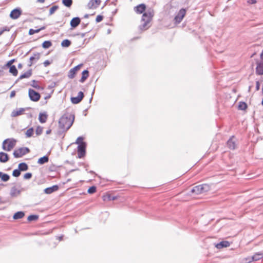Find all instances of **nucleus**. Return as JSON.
<instances>
[{
	"label": "nucleus",
	"mask_w": 263,
	"mask_h": 263,
	"mask_svg": "<svg viewBox=\"0 0 263 263\" xmlns=\"http://www.w3.org/2000/svg\"><path fill=\"white\" fill-rule=\"evenodd\" d=\"M74 120V115L66 112L59 120V127L63 132H66L72 125Z\"/></svg>",
	"instance_id": "nucleus-1"
},
{
	"label": "nucleus",
	"mask_w": 263,
	"mask_h": 263,
	"mask_svg": "<svg viewBox=\"0 0 263 263\" xmlns=\"http://www.w3.org/2000/svg\"><path fill=\"white\" fill-rule=\"evenodd\" d=\"M211 189V186L208 184H202L196 185L191 190V193L196 195H199L208 192Z\"/></svg>",
	"instance_id": "nucleus-2"
},
{
	"label": "nucleus",
	"mask_w": 263,
	"mask_h": 263,
	"mask_svg": "<svg viewBox=\"0 0 263 263\" xmlns=\"http://www.w3.org/2000/svg\"><path fill=\"white\" fill-rule=\"evenodd\" d=\"M16 141L14 138L6 139L3 142L2 148L5 151L9 152L15 146Z\"/></svg>",
	"instance_id": "nucleus-3"
},
{
	"label": "nucleus",
	"mask_w": 263,
	"mask_h": 263,
	"mask_svg": "<svg viewBox=\"0 0 263 263\" xmlns=\"http://www.w3.org/2000/svg\"><path fill=\"white\" fill-rule=\"evenodd\" d=\"M30 152V149L27 147H23L14 151L13 155L14 158H18L23 157Z\"/></svg>",
	"instance_id": "nucleus-4"
},
{
	"label": "nucleus",
	"mask_w": 263,
	"mask_h": 263,
	"mask_svg": "<svg viewBox=\"0 0 263 263\" xmlns=\"http://www.w3.org/2000/svg\"><path fill=\"white\" fill-rule=\"evenodd\" d=\"M154 16V11L152 9H149L143 13L141 22L150 23Z\"/></svg>",
	"instance_id": "nucleus-5"
},
{
	"label": "nucleus",
	"mask_w": 263,
	"mask_h": 263,
	"mask_svg": "<svg viewBox=\"0 0 263 263\" xmlns=\"http://www.w3.org/2000/svg\"><path fill=\"white\" fill-rule=\"evenodd\" d=\"M87 143L79 144L77 147L78 158H82L84 157L86 153Z\"/></svg>",
	"instance_id": "nucleus-6"
},
{
	"label": "nucleus",
	"mask_w": 263,
	"mask_h": 263,
	"mask_svg": "<svg viewBox=\"0 0 263 263\" xmlns=\"http://www.w3.org/2000/svg\"><path fill=\"white\" fill-rule=\"evenodd\" d=\"M28 96L30 100L33 102L38 101L41 98L40 93L31 88L28 90Z\"/></svg>",
	"instance_id": "nucleus-7"
},
{
	"label": "nucleus",
	"mask_w": 263,
	"mask_h": 263,
	"mask_svg": "<svg viewBox=\"0 0 263 263\" xmlns=\"http://www.w3.org/2000/svg\"><path fill=\"white\" fill-rule=\"evenodd\" d=\"M186 13V10L184 8L181 9L177 15L174 17V21L176 24L180 23L183 17H184Z\"/></svg>",
	"instance_id": "nucleus-8"
},
{
	"label": "nucleus",
	"mask_w": 263,
	"mask_h": 263,
	"mask_svg": "<svg viewBox=\"0 0 263 263\" xmlns=\"http://www.w3.org/2000/svg\"><path fill=\"white\" fill-rule=\"evenodd\" d=\"M84 94L83 91H79L77 97H71L70 98L71 102L73 104L79 103L84 98Z\"/></svg>",
	"instance_id": "nucleus-9"
},
{
	"label": "nucleus",
	"mask_w": 263,
	"mask_h": 263,
	"mask_svg": "<svg viewBox=\"0 0 263 263\" xmlns=\"http://www.w3.org/2000/svg\"><path fill=\"white\" fill-rule=\"evenodd\" d=\"M22 10L20 8H16L13 9L10 13V17L13 20L18 18L22 14Z\"/></svg>",
	"instance_id": "nucleus-10"
},
{
	"label": "nucleus",
	"mask_w": 263,
	"mask_h": 263,
	"mask_svg": "<svg viewBox=\"0 0 263 263\" xmlns=\"http://www.w3.org/2000/svg\"><path fill=\"white\" fill-rule=\"evenodd\" d=\"M82 66V64H79L76 66H74L73 68L70 69L69 71L68 74V77L69 79H73L75 77L76 73L78 70H79L80 69V67Z\"/></svg>",
	"instance_id": "nucleus-11"
},
{
	"label": "nucleus",
	"mask_w": 263,
	"mask_h": 263,
	"mask_svg": "<svg viewBox=\"0 0 263 263\" xmlns=\"http://www.w3.org/2000/svg\"><path fill=\"white\" fill-rule=\"evenodd\" d=\"M30 109V107L27 108H20L18 109H16L15 110H13L11 114V117H15L17 116H18L24 112V111L27 109Z\"/></svg>",
	"instance_id": "nucleus-12"
},
{
	"label": "nucleus",
	"mask_w": 263,
	"mask_h": 263,
	"mask_svg": "<svg viewBox=\"0 0 263 263\" xmlns=\"http://www.w3.org/2000/svg\"><path fill=\"white\" fill-rule=\"evenodd\" d=\"M101 0H90L87 4L89 9L97 8L101 4Z\"/></svg>",
	"instance_id": "nucleus-13"
},
{
	"label": "nucleus",
	"mask_w": 263,
	"mask_h": 263,
	"mask_svg": "<svg viewBox=\"0 0 263 263\" xmlns=\"http://www.w3.org/2000/svg\"><path fill=\"white\" fill-rule=\"evenodd\" d=\"M146 8L144 4H141L134 7V11L138 14L143 13L145 12Z\"/></svg>",
	"instance_id": "nucleus-14"
},
{
	"label": "nucleus",
	"mask_w": 263,
	"mask_h": 263,
	"mask_svg": "<svg viewBox=\"0 0 263 263\" xmlns=\"http://www.w3.org/2000/svg\"><path fill=\"white\" fill-rule=\"evenodd\" d=\"M59 189L58 185H53L52 186L48 187L44 189V192L46 194H50L55 191H57Z\"/></svg>",
	"instance_id": "nucleus-15"
},
{
	"label": "nucleus",
	"mask_w": 263,
	"mask_h": 263,
	"mask_svg": "<svg viewBox=\"0 0 263 263\" xmlns=\"http://www.w3.org/2000/svg\"><path fill=\"white\" fill-rule=\"evenodd\" d=\"M81 23V18L79 17H74L70 21V25L72 28H75Z\"/></svg>",
	"instance_id": "nucleus-16"
},
{
	"label": "nucleus",
	"mask_w": 263,
	"mask_h": 263,
	"mask_svg": "<svg viewBox=\"0 0 263 263\" xmlns=\"http://www.w3.org/2000/svg\"><path fill=\"white\" fill-rule=\"evenodd\" d=\"M234 138V136H232L230 138L227 142V146L231 149L234 150L236 148L235 142L233 140Z\"/></svg>",
	"instance_id": "nucleus-17"
},
{
	"label": "nucleus",
	"mask_w": 263,
	"mask_h": 263,
	"mask_svg": "<svg viewBox=\"0 0 263 263\" xmlns=\"http://www.w3.org/2000/svg\"><path fill=\"white\" fill-rule=\"evenodd\" d=\"M230 242L228 241L223 240L215 245V247L218 249L227 248L230 246Z\"/></svg>",
	"instance_id": "nucleus-18"
},
{
	"label": "nucleus",
	"mask_w": 263,
	"mask_h": 263,
	"mask_svg": "<svg viewBox=\"0 0 263 263\" xmlns=\"http://www.w3.org/2000/svg\"><path fill=\"white\" fill-rule=\"evenodd\" d=\"M9 160V156L7 153L3 152H0V162L6 163Z\"/></svg>",
	"instance_id": "nucleus-19"
},
{
	"label": "nucleus",
	"mask_w": 263,
	"mask_h": 263,
	"mask_svg": "<svg viewBox=\"0 0 263 263\" xmlns=\"http://www.w3.org/2000/svg\"><path fill=\"white\" fill-rule=\"evenodd\" d=\"M21 190L16 189L15 186H13L10 190V195L11 197H16L21 194Z\"/></svg>",
	"instance_id": "nucleus-20"
},
{
	"label": "nucleus",
	"mask_w": 263,
	"mask_h": 263,
	"mask_svg": "<svg viewBox=\"0 0 263 263\" xmlns=\"http://www.w3.org/2000/svg\"><path fill=\"white\" fill-rule=\"evenodd\" d=\"M256 73L258 75H263V62L257 63Z\"/></svg>",
	"instance_id": "nucleus-21"
},
{
	"label": "nucleus",
	"mask_w": 263,
	"mask_h": 263,
	"mask_svg": "<svg viewBox=\"0 0 263 263\" xmlns=\"http://www.w3.org/2000/svg\"><path fill=\"white\" fill-rule=\"evenodd\" d=\"M48 115L46 112H40L39 116V120L40 123H44L46 122Z\"/></svg>",
	"instance_id": "nucleus-22"
},
{
	"label": "nucleus",
	"mask_w": 263,
	"mask_h": 263,
	"mask_svg": "<svg viewBox=\"0 0 263 263\" xmlns=\"http://www.w3.org/2000/svg\"><path fill=\"white\" fill-rule=\"evenodd\" d=\"M40 54L39 53L36 52L33 54V55L31 56L30 59V64L28 65L29 66H31L34 60L37 61L40 59Z\"/></svg>",
	"instance_id": "nucleus-23"
},
{
	"label": "nucleus",
	"mask_w": 263,
	"mask_h": 263,
	"mask_svg": "<svg viewBox=\"0 0 263 263\" xmlns=\"http://www.w3.org/2000/svg\"><path fill=\"white\" fill-rule=\"evenodd\" d=\"M89 77V71L87 69H85L83 71L82 73V77L80 80L81 83H84L87 78Z\"/></svg>",
	"instance_id": "nucleus-24"
},
{
	"label": "nucleus",
	"mask_w": 263,
	"mask_h": 263,
	"mask_svg": "<svg viewBox=\"0 0 263 263\" xmlns=\"http://www.w3.org/2000/svg\"><path fill=\"white\" fill-rule=\"evenodd\" d=\"M9 68V72L14 76H16L18 73V70L15 65L7 66V69Z\"/></svg>",
	"instance_id": "nucleus-25"
},
{
	"label": "nucleus",
	"mask_w": 263,
	"mask_h": 263,
	"mask_svg": "<svg viewBox=\"0 0 263 263\" xmlns=\"http://www.w3.org/2000/svg\"><path fill=\"white\" fill-rule=\"evenodd\" d=\"M25 216V213L23 211H18L14 214L13 218L15 220L21 219Z\"/></svg>",
	"instance_id": "nucleus-26"
},
{
	"label": "nucleus",
	"mask_w": 263,
	"mask_h": 263,
	"mask_svg": "<svg viewBox=\"0 0 263 263\" xmlns=\"http://www.w3.org/2000/svg\"><path fill=\"white\" fill-rule=\"evenodd\" d=\"M49 161V157L48 156L45 155L43 157L40 158L37 160V163L41 165L44 164Z\"/></svg>",
	"instance_id": "nucleus-27"
},
{
	"label": "nucleus",
	"mask_w": 263,
	"mask_h": 263,
	"mask_svg": "<svg viewBox=\"0 0 263 263\" xmlns=\"http://www.w3.org/2000/svg\"><path fill=\"white\" fill-rule=\"evenodd\" d=\"M10 177L8 174L0 172V178L2 181L7 182L10 179Z\"/></svg>",
	"instance_id": "nucleus-28"
},
{
	"label": "nucleus",
	"mask_w": 263,
	"mask_h": 263,
	"mask_svg": "<svg viewBox=\"0 0 263 263\" xmlns=\"http://www.w3.org/2000/svg\"><path fill=\"white\" fill-rule=\"evenodd\" d=\"M32 74V69H29L27 71L21 74L18 78V79H23L25 78H29Z\"/></svg>",
	"instance_id": "nucleus-29"
},
{
	"label": "nucleus",
	"mask_w": 263,
	"mask_h": 263,
	"mask_svg": "<svg viewBox=\"0 0 263 263\" xmlns=\"http://www.w3.org/2000/svg\"><path fill=\"white\" fill-rule=\"evenodd\" d=\"M18 168L21 170V171H26L28 170V165L25 162H21L18 164Z\"/></svg>",
	"instance_id": "nucleus-30"
},
{
	"label": "nucleus",
	"mask_w": 263,
	"mask_h": 263,
	"mask_svg": "<svg viewBox=\"0 0 263 263\" xmlns=\"http://www.w3.org/2000/svg\"><path fill=\"white\" fill-rule=\"evenodd\" d=\"M142 22V23L139 26V29L140 31H143L146 30L150 27V26H148L149 23H147L146 22Z\"/></svg>",
	"instance_id": "nucleus-31"
},
{
	"label": "nucleus",
	"mask_w": 263,
	"mask_h": 263,
	"mask_svg": "<svg viewBox=\"0 0 263 263\" xmlns=\"http://www.w3.org/2000/svg\"><path fill=\"white\" fill-rule=\"evenodd\" d=\"M46 28L45 26H43L39 29H30L29 30V35H33L36 33L39 32L40 31L43 30Z\"/></svg>",
	"instance_id": "nucleus-32"
},
{
	"label": "nucleus",
	"mask_w": 263,
	"mask_h": 263,
	"mask_svg": "<svg viewBox=\"0 0 263 263\" xmlns=\"http://www.w3.org/2000/svg\"><path fill=\"white\" fill-rule=\"evenodd\" d=\"M248 107L247 104L245 102L240 101L239 102L238 109L240 110H245Z\"/></svg>",
	"instance_id": "nucleus-33"
},
{
	"label": "nucleus",
	"mask_w": 263,
	"mask_h": 263,
	"mask_svg": "<svg viewBox=\"0 0 263 263\" xmlns=\"http://www.w3.org/2000/svg\"><path fill=\"white\" fill-rule=\"evenodd\" d=\"M263 257V254L261 253H256L252 256V260L257 261Z\"/></svg>",
	"instance_id": "nucleus-34"
},
{
	"label": "nucleus",
	"mask_w": 263,
	"mask_h": 263,
	"mask_svg": "<svg viewBox=\"0 0 263 263\" xmlns=\"http://www.w3.org/2000/svg\"><path fill=\"white\" fill-rule=\"evenodd\" d=\"M71 42L68 39H65L61 42V46L63 47H68L71 45Z\"/></svg>",
	"instance_id": "nucleus-35"
},
{
	"label": "nucleus",
	"mask_w": 263,
	"mask_h": 263,
	"mask_svg": "<svg viewBox=\"0 0 263 263\" xmlns=\"http://www.w3.org/2000/svg\"><path fill=\"white\" fill-rule=\"evenodd\" d=\"M52 46V43L50 41H45L42 45V46L44 49H48Z\"/></svg>",
	"instance_id": "nucleus-36"
},
{
	"label": "nucleus",
	"mask_w": 263,
	"mask_h": 263,
	"mask_svg": "<svg viewBox=\"0 0 263 263\" xmlns=\"http://www.w3.org/2000/svg\"><path fill=\"white\" fill-rule=\"evenodd\" d=\"M62 3L65 7L70 8L72 5V0H62Z\"/></svg>",
	"instance_id": "nucleus-37"
},
{
	"label": "nucleus",
	"mask_w": 263,
	"mask_h": 263,
	"mask_svg": "<svg viewBox=\"0 0 263 263\" xmlns=\"http://www.w3.org/2000/svg\"><path fill=\"white\" fill-rule=\"evenodd\" d=\"M39 219V215L32 214L30 215L27 217V220L29 221H36Z\"/></svg>",
	"instance_id": "nucleus-38"
},
{
	"label": "nucleus",
	"mask_w": 263,
	"mask_h": 263,
	"mask_svg": "<svg viewBox=\"0 0 263 263\" xmlns=\"http://www.w3.org/2000/svg\"><path fill=\"white\" fill-rule=\"evenodd\" d=\"M31 82H32V84H31V85L33 87H34V88H36V89H37L38 90H42L43 89L42 87H41L40 85H39L37 84V81H36L35 80H33L31 81Z\"/></svg>",
	"instance_id": "nucleus-39"
},
{
	"label": "nucleus",
	"mask_w": 263,
	"mask_h": 263,
	"mask_svg": "<svg viewBox=\"0 0 263 263\" xmlns=\"http://www.w3.org/2000/svg\"><path fill=\"white\" fill-rule=\"evenodd\" d=\"M33 132H34L33 128V127L29 128L27 130V131L25 133L26 137H27V138L31 137L33 135Z\"/></svg>",
	"instance_id": "nucleus-40"
},
{
	"label": "nucleus",
	"mask_w": 263,
	"mask_h": 263,
	"mask_svg": "<svg viewBox=\"0 0 263 263\" xmlns=\"http://www.w3.org/2000/svg\"><path fill=\"white\" fill-rule=\"evenodd\" d=\"M15 60L14 59H12L9 61L6 64L2 66V68L3 69H7V66H13L12 64L15 62Z\"/></svg>",
	"instance_id": "nucleus-41"
},
{
	"label": "nucleus",
	"mask_w": 263,
	"mask_h": 263,
	"mask_svg": "<svg viewBox=\"0 0 263 263\" xmlns=\"http://www.w3.org/2000/svg\"><path fill=\"white\" fill-rule=\"evenodd\" d=\"M21 170L17 168L15 169L12 172V176L14 177H18L21 175Z\"/></svg>",
	"instance_id": "nucleus-42"
},
{
	"label": "nucleus",
	"mask_w": 263,
	"mask_h": 263,
	"mask_svg": "<svg viewBox=\"0 0 263 263\" xmlns=\"http://www.w3.org/2000/svg\"><path fill=\"white\" fill-rule=\"evenodd\" d=\"M103 200H104V201L106 200H107L108 201L115 200L117 198L116 197L112 196L109 194H108L106 196H103Z\"/></svg>",
	"instance_id": "nucleus-43"
},
{
	"label": "nucleus",
	"mask_w": 263,
	"mask_h": 263,
	"mask_svg": "<svg viewBox=\"0 0 263 263\" xmlns=\"http://www.w3.org/2000/svg\"><path fill=\"white\" fill-rule=\"evenodd\" d=\"M96 191H97V187H96V186H95L94 185H92V186L89 187L87 190L88 193H89L90 194H92L95 193V192H96Z\"/></svg>",
	"instance_id": "nucleus-44"
},
{
	"label": "nucleus",
	"mask_w": 263,
	"mask_h": 263,
	"mask_svg": "<svg viewBox=\"0 0 263 263\" xmlns=\"http://www.w3.org/2000/svg\"><path fill=\"white\" fill-rule=\"evenodd\" d=\"M76 144H78V145H79V144H83L84 143H86V142L84 141V137H82V136H80L79 137L77 138V140H76Z\"/></svg>",
	"instance_id": "nucleus-45"
},
{
	"label": "nucleus",
	"mask_w": 263,
	"mask_h": 263,
	"mask_svg": "<svg viewBox=\"0 0 263 263\" xmlns=\"http://www.w3.org/2000/svg\"><path fill=\"white\" fill-rule=\"evenodd\" d=\"M59 8V6L57 5H54L52 7L50 8L49 10V15H52L54 13V12L58 10Z\"/></svg>",
	"instance_id": "nucleus-46"
},
{
	"label": "nucleus",
	"mask_w": 263,
	"mask_h": 263,
	"mask_svg": "<svg viewBox=\"0 0 263 263\" xmlns=\"http://www.w3.org/2000/svg\"><path fill=\"white\" fill-rule=\"evenodd\" d=\"M43 127L41 126H37L36 130H35V134L36 135L39 136L41 135L43 133Z\"/></svg>",
	"instance_id": "nucleus-47"
},
{
	"label": "nucleus",
	"mask_w": 263,
	"mask_h": 263,
	"mask_svg": "<svg viewBox=\"0 0 263 263\" xmlns=\"http://www.w3.org/2000/svg\"><path fill=\"white\" fill-rule=\"evenodd\" d=\"M32 176V174L31 173H27L24 174L23 178L25 180L30 179Z\"/></svg>",
	"instance_id": "nucleus-48"
},
{
	"label": "nucleus",
	"mask_w": 263,
	"mask_h": 263,
	"mask_svg": "<svg viewBox=\"0 0 263 263\" xmlns=\"http://www.w3.org/2000/svg\"><path fill=\"white\" fill-rule=\"evenodd\" d=\"M10 28L8 27L0 28V35H1L5 31H9Z\"/></svg>",
	"instance_id": "nucleus-49"
},
{
	"label": "nucleus",
	"mask_w": 263,
	"mask_h": 263,
	"mask_svg": "<svg viewBox=\"0 0 263 263\" xmlns=\"http://www.w3.org/2000/svg\"><path fill=\"white\" fill-rule=\"evenodd\" d=\"M103 15H98L96 17V22L97 23H99V22H101L103 20Z\"/></svg>",
	"instance_id": "nucleus-50"
},
{
	"label": "nucleus",
	"mask_w": 263,
	"mask_h": 263,
	"mask_svg": "<svg viewBox=\"0 0 263 263\" xmlns=\"http://www.w3.org/2000/svg\"><path fill=\"white\" fill-rule=\"evenodd\" d=\"M252 261H254V260H252V256L248 257L245 258L244 259V263H250V262H252Z\"/></svg>",
	"instance_id": "nucleus-51"
},
{
	"label": "nucleus",
	"mask_w": 263,
	"mask_h": 263,
	"mask_svg": "<svg viewBox=\"0 0 263 263\" xmlns=\"http://www.w3.org/2000/svg\"><path fill=\"white\" fill-rule=\"evenodd\" d=\"M51 63V62L50 61L46 60L44 62L43 64L45 67H47V66H49Z\"/></svg>",
	"instance_id": "nucleus-52"
},
{
	"label": "nucleus",
	"mask_w": 263,
	"mask_h": 263,
	"mask_svg": "<svg viewBox=\"0 0 263 263\" xmlns=\"http://www.w3.org/2000/svg\"><path fill=\"white\" fill-rule=\"evenodd\" d=\"M95 87H94L93 90L92 91L91 96V98H90L89 101V103H91V101L92 100L93 95V94L95 93Z\"/></svg>",
	"instance_id": "nucleus-53"
},
{
	"label": "nucleus",
	"mask_w": 263,
	"mask_h": 263,
	"mask_svg": "<svg viewBox=\"0 0 263 263\" xmlns=\"http://www.w3.org/2000/svg\"><path fill=\"white\" fill-rule=\"evenodd\" d=\"M256 0H248V3L251 5L255 4L256 3Z\"/></svg>",
	"instance_id": "nucleus-54"
},
{
	"label": "nucleus",
	"mask_w": 263,
	"mask_h": 263,
	"mask_svg": "<svg viewBox=\"0 0 263 263\" xmlns=\"http://www.w3.org/2000/svg\"><path fill=\"white\" fill-rule=\"evenodd\" d=\"M260 89V83L258 81L256 82V90H259Z\"/></svg>",
	"instance_id": "nucleus-55"
},
{
	"label": "nucleus",
	"mask_w": 263,
	"mask_h": 263,
	"mask_svg": "<svg viewBox=\"0 0 263 263\" xmlns=\"http://www.w3.org/2000/svg\"><path fill=\"white\" fill-rule=\"evenodd\" d=\"M15 96V91L14 90H13L11 92L10 95V97L11 98H13Z\"/></svg>",
	"instance_id": "nucleus-56"
},
{
	"label": "nucleus",
	"mask_w": 263,
	"mask_h": 263,
	"mask_svg": "<svg viewBox=\"0 0 263 263\" xmlns=\"http://www.w3.org/2000/svg\"><path fill=\"white\" fill-rule=\"evenodd\" d=\"M88 24V23H83L81 25V26H82V28H85L87 26Z\"/></svg>",
	"instance_id": "nucleus-57"
},
{
	"label": "nucleus",
	"mask_w": 263,
	"mask_h": 263,
	"mask_svg": "<svg viewBox=\"0 0 263 263\" xmlns=\"http://www.w3.org/2000/svg\"><path fill=\"white\" fill-rule=\"evenodd\" d=\"M86 33H79L76 35H80L82 37H84L85 36Z\"/></svg>",
	"instance_id": "nucleus-58"
},
{
	"label": "nucleus",
	"mask_w": 263,
	"mask_h": 263,
	"mask_svg": "<svg viewBox=\"0 0 263 263\" xmlns=\"http://www.w3.org/2000/svg\"><path fill=\"white\" fill-rule=\"evenodd\" d=\"M51 129H48V130L46 131V134L47 135H48V134H50V133H51Z\"/></svg>",
	"instance_id": "nucleus-59"
},
{
	"label": "nucleus",
	"mask_w": 263,
	"mask_h": 263,
	"mask_svg": "<svg viewBox=\"0 0 263 263\" xmlns=\"http://www.w3.org/2000/svg\"><path fill=\"white\" fill-rule=\"evenodd\" d=\"M63 235H61V236H58V239H59L60 241H61V240H63Z\"/></svg>",
	"instance_id": "nucleus-60"
},
{
	"label": "nucleus",
	"mask_w": 263,
	"mask_h": 263,
	"mask_svg": "<svg viewBox=\"0 0 263 263\" xmlns=\"http://www.w3.org/2000/svg\"><path fill=\"white\" fill-rule=\"evenodd\" d=\"M17 67H18V68L19 69L22 68V67H23V65H22V64H21V63H19V64H18Z\"/></svg>",
	"instance_id": "nucleus-61"
},
{
	"label": "nucleus",
	"mask_w": 263,
	"mask_h": 263,
	"mask_svg": "<svg viewBox=\"0 0 263 263\" xmlns=\"http://www.w3.org/2000/svg\"><path fill=\"white\" fill-rule=\"evenodd\" d=\"M88 172L89 173H90V174H95V175H97V174L95 173V172L94 171H89V172Z\"/></svg>",
	"instance_id": "nucleus-62"
},
{
	"label": "nucleus",
	"mask_w": 263,
	"mask_h": 263,
	"mask_svg": "<svg viewBox=\"0 0 263 263\" xmlns=\"http://www.w3.org/2000/svg\"><path fill=\"white\" fill-rule=\"evenodd\" d=\"M260 57L261 59H263V50H262V52L260 53Z\"/></svg>",
	"instance_id": "nucleus-63"
},
{
	"label": "nucleus",
	"mask_w": 263,
	"mask_h": 263,
	"mask_svg": "<svg viewBox=\"0 0 263 263\" xmlns=\"http://www.w3.org/2000/svg\"><path fill=\"white\" fill-rule=\"evenodd\" d=\"M45 0H37V2H40V3H43L45 2Z\"/></svg>",
	"instance_id": "nucleus-64"
}]
</instances>
